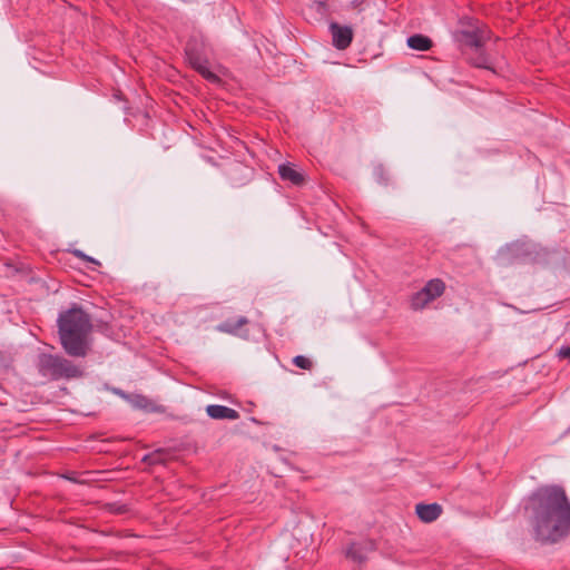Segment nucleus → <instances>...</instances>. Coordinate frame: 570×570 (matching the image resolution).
I'll return each mask as SVG.
<instances>
[{"mask_svg":"<svg viewBox=\"0 0 570 570\" xmlns=\"http://www.w3.org/2000/svg\"><path fill=\"white\" fill-rule=\"evenodd\" d=\"M168 458V452L164 449H157L142 458V462L149 465L165 464Z\"/></svg>","mask_w":570,"mask_h":570,"instance_id":"16","label":"nucleus"},{"mask_svg":"<svg viewBox=\"0 0 570 570\" xmlns=\"http://www.w3.org/2000/svg\"><path fill=\"white\" fill-rule=\"evenodd\" d=\"M431 302L433 301L422 288L411 296L410 306L413 311H421Z\"/></svg>","mask_w":570,"mask_h":570,"instance_id":"15","label":"nucleus"},{"mask_svg":"<svg viewBox=\"0 0 570 570\" xmlns=\"http://www.w3.org/2000/svg\"><path fill=\"white\" fill-rule=\"evenodd\" d=\"M36 368L39 375L48 381L78 379L83 374L82 370L70 360L45 352L38 354Z\"/></svg>","mask_w":570,"mask_h":570,"instance_id":"3","label":"nucleus"},{"mask_svg":"<svg viewBox=\"0 0 570 570\" xmlns=\"http://www.w3.org/2000/svg\"><path fill=\"white\" fill-rule=\"evenodd\" d=\"M109 510L115 514H124V513L128 512L129 509H128L127 504L111 503V504H109Z\"/></svg>","mask_w":570,"mask_h":570,"instance_id":"20","label":"nucleus"},{"mask_svg":"<svg viewBox=\"0 0 570 570\" xmlns=\"http://www.w3.org/2000/svg\"><path fill=\"white\" fill-rule=\"evenodd\" d=\"M58 334L62 348L72 357L88 354V336L92 331L90 316L77 304L59 314Z\"/></svg>","mask_w":570,"mask_h":570,"instance_id":"2","label":"nucleus"},{"mask_svg":"<svg viewBox=\"0 0 570 570\" xmlns=\"http://www.w3.org/2000/svg\"><path fill=\"white\" fill-rule=\"evenodd\" d=\"M193 69H195L203 78H205L212 83H217L220 81V78L209 70V68L207 67V62H202L193 67Z\"/></svg>","mask_w":570,"mask_h":570,"instance_id":"17","label":"nucleus"},{"mask_svg":"<svg viewBox=\"0 0 570 570\" xmlns=\"http://www.w3.org/2000/svg\"><path fill=\"white\" fill-rule=\"evenodd\" d=\"M470 63L475 68H482L495 72V69L491 62L490 57L487 52L481 49H475V55L469 58Z\"/></svg>","mask_w":570,"mask_h":570,"instance_id":"12","label":"nucleus"},{"mask_svg":"<svg viewBox=\"0 0 570 570\" xmlns=\"http://www.w3.org/2000/svg\"><path fill=\"white\" fill-rule=\"evenodd\" d=\"M417 518L424 523H431L439 519L443 512V508L439 503H417L415 505Z\"/></svg>","mask_w":570,"mask_h":570,"instance_id":"7","label":"nucleus"},{"mask_svg":"<svg viewBox=\"0 0 570 570\" xmlns=\"http://www.w3.org/2000/svg\"><path fill=\"white\" fill-rule=\"evenodd\" d=\"M134 407L146 410L150 406V400L141 394H130L128 401Z\"/></svg>","mask_w":570,"mask_h":570,"instance_id":"18","label":"nucleus"},{"mask_svg":"<svg viewBox=\"0 0 570 570\" xmlns=\"http://www.w3.org/2000/svg\"><path fill=\"white\" fill-rule=\"evenodd\" d=\"M185 53L191 67L207 62L205 58L204 42L197 37H190L185 46Z\"/></svg>","mask_w":570,"mask_h":570,"instance_id":"6","label":"nucleus"},{"mask_svg":"<svg viewBox=\"0 0 570 570\" xmlns=\"http://www.w3.org/2000/svg\"><path fill=\"white\" fill-rule=\"evenodd\" d=\"M278 175L282 180L289 181L295 186H302L305 183V176L289 163L278 166Z\"/></svg>","mask_w":570,"mask_h":570,"instance_id":"9","label":"nucleus"},{"mask_svg":"<svg viewBox=\"0 0 570 570\" xmlns=\"http://www.w3.org/2000/svg\"><path fill=\"white\" fill-rule=\"evenodd\" d=\"M462 24H466V29L458 30L454 33L455 40L463 46L481 49L484 43L490 40L491 31L484 24H480L478 20L464 18Z\"/></svg>","mask_w":570,"mask_h":570,"instance_id":"4","label":"nucleus"},{"mask_svg":"<svg viewBox=\"0 0 570 570\" xmlns=\"http://www.w3.org/2000/svg\"><path fill=\"white\" fill-rule=\"evenodd\" d=\"M206 413L210 419L214 420L235 421L239 419V413L236 410L219 404L207 405Z\"/></svg>","mask_w":570,"mask_h":570,"instance_id":"8","label":"nucleus"},{"mask_svg":"<svg viewBox=\"0 0 570 570\" xmlns=\"http://www.w3.org/2000/svg\"><path fill=\"white\" fill-rule=\"evenodd\" d=\"M368 550H371L372 543H368ZM366 551L367 549L362 543L353 542L351 546L346 549L345 556L347 559H351L352 561L362 564L366 561Z\"/></svg>","mask_w":570,"mask_h":570,"instance_id":"10","label":"nucleus"},{"mask_svg":"<svg viewBox=\"0 0 570 570\" xmlns=\"http://www.w3.org/2000/svg\"><path fill=\"white\" fill-rule=\"evenodd\" d=\"M423 291L430 296L432 301L436 299L438 297L442 296L445 291V284L440 278H434L429 281L424 287Z\"/></svg>","mask_w":570,"mask_h":570,"instance_id":"14","label":"nucleus"},{"mask_svg":"<svg viewBox=\"0 0 570 570\" xmlns=\"http://www.w3.org/2000/svg\"><path fill=\"white\" fill-rule=\"evenodd\" d=\"M406 43L409 48L416 51H429L433 47L432 39L422 33L410 36L406 40Z\"/></svg>","mask_w":570,"mask_h":570,"instance_id":"11","label":"nucleus"},{"mask_svg":"<svg viewBox=\"0 0 570 570\" xmlns=\"http://www.w3.org/2000/svg\"><path fill=\"white\" fill-rule=\"evenodd\" d=\"M65 478L73 483H82L83 481H80L76 478L75 473H70L65 475Z\"/></svg>","mask_w":570,"mask_h":570,"instance_id":"24","label":"nucleus"},{"mask_svg":"<svg viewBox=\"0 0 570 570\" xmlns=\"http://www.w3.org/2000/svg\"><path fill=\"white\" fill-rule=\"evenodd\" d=\"M558 356L560 358H568L570 360V345L569 346H562L559 351H558Z\"/></svg>","mask_w":570,"mask_h":570,"instance_id":"22","label":"nucleus"},{"mask_svg":"<svg viewBox=\"0 0 570 570\" xmlns=\"http://www.w3.org/2000/svg\"><path fill=\"white\" fill-rule=\"evenodd\" d=\"M332 43L337 50L347 49L353 40V30L348 26H341L337 22L330 23Z\"/></svg>","mask_w":570,"mask_h":570,"instance_id":"5","label":"nucleus"},{"mask_svg":"<svg viewBox=\"0 0 570 570\" xmlns=\"http://www.w3.org/2000/svg\"><path fill=\"white\" fill-rule=\"evenodd\" d=\"M112 393L120 396L121 399L128 401L130 394L126 393L125 391L120 390V389H117V387H114L112 390Z\"/></svg>","mask_w":570,"mask_h":570,"instance_id":"23","label":"nucleus"},{"mask_svg":"<svg viewBox=\"0 0 570 570\" xmlns=\"http://www.w3.org/2000/svg\"><path fill=\"white\" fill-rule=\"evenodd\" d=\"M82 261L89 262V263L98 265V266L100 265V263L97 259H95V258H92V257H90L88 255H86V257L82 258Z\"/></svg>","mask_w":570,"mask_h":570,"instance_id":"26","label":"nucleus"},{"mask_svg":"<svg viewBox=\"0 0 570 570\" xmlns=\"http://www.w3.org/2000/svg\"><path fill=\"white\" fill-rule=\"evenodd\" d=\"M527 246H528L527 244H522V245H520V246H515V252H517V253L522 252V253H524V254H527V255H530V254H531V252H529V250H528V249H525V248L523 249V247H527Z\"/></svg>","mask_w":570,"mask_h":570,"instance_id":"25","label":"nucleus"},{"mask_svg":"<svg viewBox=\"0 0 570 570\" xmlns=\"http://www.w3.org/2000/svg\"><path fill=\"white\" fill-rule=\"evenodd\" d=\"M248 324V320L245 316H239L237 320H227L217 326V330L227 334H236L239 328Z\"/></svg>","mask_w":570,"mask_h":570,"instance_id":"13","label":"nucleus"},{"mask_svg":"<svg viewBox=\"0 0 570 570\" xmlns=\"http://www.w3.org/2000/svg\"><path fill=\"white\" fill-rule=\"evenodd\" d=\"M314 7L315 10L321 14H324L327 11V3L325 1H315Z\"/></svg>","mask_w":570,"mask_h":570,"instance_id":"21","label":"nucleus"},{"mask_svg":"<svg viewBox=\"0 0 570 570\" xmlns=\"http://www.w3.org/2000/svg\"><path fill=\"white\" fill-rule=\"evenodd\" d=\"M72 253H73V255H75L76 257H78V258H80V259H82V258H85V257H86V254H85L83 252L79 250V249H76V250H73Z\"/></svg>","mask_w":570,"mask_h":570,"instance_id":"27","label":"nucleus"},{"mask_svg":"<svg viewBox=\"0 0 570 570\" xmlns=\"http://www.w3.org/2000/svg\"><path fill=\"white\" fill-rule=\"evenodd\" d=\"M293 363L302 370H311L312 361L303 355H297L293 358Z\"/></svg>","mask_w":570,"mask_h":570,"instance_id":"19","label":"nucleus"},{"mask_svg":"<svg viewBox=\"0 0 570 570\" xmlns=\"http://www.w3.org/2000/svg\"><path fill=\"white\" fill-rule=\"evenodd\" d=\"M532 528L537 541L556 543L570 532V503L558 485L541 488L534 494Z\"/></svg>","mask_w":570,"mask_h":570,"instance_id":"1","label":"nucleus"}]
</instances>
